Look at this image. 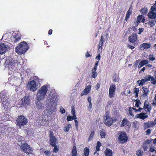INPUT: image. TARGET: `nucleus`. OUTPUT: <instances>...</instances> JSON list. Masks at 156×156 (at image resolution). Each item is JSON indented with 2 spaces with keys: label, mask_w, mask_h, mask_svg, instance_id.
<instances>
[{
  "label": "nucleus",
  "mask_w": 156,
  "mask_h": 156,
  "mask_svg": "<svg viewBox=\"0 0 156 156\" xmlns=\"http://www.w3.org/2000/svg\"><path fill=\"white\" fill-rule=\"evenodd\" d=\"M71 126V125L70 124H68L66 126L64 127V130L65 132H68L69 130V128H70Z\"/></svg>",
  "instance_id": "obj_39"
},
{
  "label": "nucleus",
  "mask_w": 156,
  "mask_h": 156,
  "mask_svg": "<svg viewBox=\"0 0 156 156\" xmlns=\"http://www.w3.org/2000/svg\"><path fill=\"white\" fill-rule=\"evenodd\" d=\"M139 89L138 88H135L134 89V93L136 94V95H137L138 94V93L139 92Z\"/></svg>",
  "instance_id": "obj_52"
},
{
  "label": "nucleus",
  "mask_w": 156,
  "mask_h": 156,
  "mask_svg": "<svg viewBox=\"0 0 156 156\" xmlns=\"http://www.w3.org/2000/svg\"><path fill=\"white\" fill-rule=\"evenodd\" d=\"M148 63V61L147 60H142L138 66V68H140L144 65H146Z\"/></svg>",
  "instance_id": "obj_27"
},
{
  "label": "nucleus",
  "mask_w": 156,
  "mask_h": 156,
  "mask_svg": "<svg viewBox=\"0 0 156 156\" xmlns=\"http://www.w3.org/2000/svg\"><path fill=\"white\" fill-rule=\"evenodd\" d=\"M129 41L131 43H135L137 40V35L134 33L129 36Z\"/></svg>",
  "instance_id": "obj_20"
},
{
  "label": "nucleus",
  "mask_w": 156,
  "mask_h": 156,
  "mask_svg": "<svg viewBox=\"0 0 156 156\" xmlns=\"http://www.w3.org/2000/svg\"><path fill=\"white\" fill-rule=\"evenodd\" d=\"M1 118L2 120L6 121L10 119L11 116L9 114H6L3 116H1Z\"/></svg>",
  "instance_id": "obj_28"
},
{
  "label": "nucleus",
  "mask_w": 156,
  "mask_h": 156,
  "mask_svg": "<svg viewBox=\"0 0 156 156\" xmlns=\"http://www.w3.org/2000/svg\"><path fill=\"white\" fill-rule=\"evenodd\" d=\"M87 101L89 103H91V98L90 97H88Z\"/></svg>",
  "instance_id": "obj_63"
},
{
  "label": "nucleus",
  "mask_w": 156,
  "mask_h": 156,
  "mask_svg": "<svg viewBox=\"0 0 156 156\" xmlns=\"http://www.w3.org/2000/svg\"><path fill=\"white\" fill-rule=\"evenodd\" d=\"M7 46L4 43L0 44V54L5 53L7 50Z\"/></svg>",
  "instance_id": "obj_18"
},
{
  "label": "nucleus",
  "mask_w": 156,
  "mask_h": 156,
  "mask_svg": "<svg viewBox=\"0 0 156 156\" xmlns=\"http://www.w3.org/2000/svg\"><path fill=\"white\" fill-rule=\"evenodd\" d=\"M16 138L18 139V140L19 141V142H21V143H22L21 141H23L24 139V137H23L20 136H18L17 137H16Z\"/></svg>",
  "instance_id": "obj_49"
},
{
  "label": "nucleus",
  "mask_w": 156,
  "mask_h": 156,
  "mask_svg": "<svg viewBox=\"0 0 156 156\" xmlns=\"http://www.w3.org/2000/svg\"><path fill=\"white\" fill-rule=\"evenodd\" d=\"M136 154L137 156H141L142 155V153L140 151L138 150L136 151Z\"/></svg>",
  "instance_id": "obj_54"
},
{
  "label": "nucleus",
  "mask_w": 156,
  "mask_h": 156,
  "mask_svg": "<svg viewBox=\"0 0 156 156\" xmlns=\"http://www.w3.org/2000/svg\"><path fill=\"white\" fill-rule=\"evenodd\" d=\"M54 147V148L53 150V151L54 153H56L58 151L59 149L58 146L56 145H55V146H52Z\"/></svg>",
  "instance_id": "obj_46"
},
{
  "label": "nucleus",
  "mask_w": 156,
  "mask_h": 156,
  "mask_svg": "<svg viewBox=\"0 0 156 156\" xmlns=\"http://www.w3.org/2000/svg\"><path fill=\"white\" fill-rule=\"evenodd\" d=\"M142 19H144V17L142 15H139L137 17V20L139 23L141 22Z\"/></svg>",
  "instance_id": "obj_43"
},
{
  "label": "nucleus",
  "mask_w": 156,
  "mask_h": 156,
  "mask_svg": "<svg viewBox=\"0 0 156 156\" xmlns=\"http://www.w3.org/2000/svg\"><path fill=\"white\" fill-rule=\"evenodd\" d=\"M40 86L39 83L36 82L35 81L33 80L28 83L27 87L30 91L34 92Z\"/></svg>",
  "instance_id": "obj_6"
},
{
  "label": "nucleus",
  "mask_w": 156,
  "mask_h": 156,
  "mask_svg": "<svg viewBox=\"0 0 156 156\" xmlns=\"http://www.w3.org/2000/svg\"><path fill=\"white\" fill-rule=\"evenodd\" d=\"M144 109L145 111L150 112L151 109V107L149 102L147 101H145L144 105Z\"/></svg>",
  "instance_id": "obj_17"
},
{
  "label": "nucleus",
  "mask_w": 156,
  "mask_h": 156,
  "mask_svg": "<svg viewBox=\"0 0 156 156\" xmlns=\"http://www.w3.org/2000/svg\"><path fill=\"white\" fill-rule=\"evenodd\" d=\"M3 91H2L0 93L1 96V102L5 108H8L10 104V102L8 99H6V98L2 95Z\"/></svg>",
  "instance_id": "obj_10"
},
{
  "label": "nucleus",
  "mask_w": 156,
  "mask_h": 156,
  "mask_svg": "<svg viewBox=\"0 0 156 156\" xmlns=\"http://www.w3.org/2000/svg\"><path fill=\"white\" fill-rule=\"evenodd\" d=\"M147 82L145 80L144 78L141 80H139L136 82L137 84H138L139 86H143L144 84Z\"/></svg>",
  "instance_id": "obj_31"
},
{
  "label": "nucleus",
  "mask_w": 156,
  "mask_h": 156,
  "mask_svg": "<svg viewBox=\"0 0 156 156\" xmlns=\"http://www.w3.org/2000/svg\"><path fill=\"white\" fill-rule=\"evenodd\" d=\"M76 154L77 151L76 147L74 146L72 151V156H76Z\"/></svg>",
  "instance_id": "obj_35"
},
{
  "label": "nucleus",
  "mask_w": 156,
  "mask_h": 156,
  "mask_svg": "<svg viewBox=\"0 0 156 156\" xmlns=\"http://www.w3.org/2000/svg\"><path fill=\"white\" fill-rule=\"evenodd\" d=\"M148 59L151 61H153L155 59V58L152 55H150L149 56Z\"/></svg>",
  "instance_id": "obj_48"
},
{
  "label": "nucleus",
  "mask_w": 156,
  "mask_h": 156,
  "mask_svg": "<svg viewBox=\"0 0 156 156\" xmlns=\"http://www.w3.org/2000/svg\"><path fill=\"white\" fill-rule=\"evenodd\" d=\"M60 112L62 114L64 113H65V110L62 107H61L60 108Z\"/></svg>",
  "instance_id": "obj_56"
},
{
  "label": "nucleus",
  "mask_w": 156,
  "mask_h": 156,
  "mask_svg": "<svg viewBox=\"0 0 156 156\" xmlns=\"http://www.w3.org/2000/svg\"><path fill=\"white\" fill-rule=\"evenodd\" d=\"M105 124L108 126H111L113 122H115L117 120L115 118H111L106 116L105 118Z\"/></svg>",
  "instance_id": "obj_9"
},
{
  "label": "nucleus",
  "mask_w": 156,
  "mask_h": 156,
  "mask_svg": "<svg viewBox=\"0 0 156 156\" xmlns=\"http://www.w3.org/2000/svg\"><path fill=\"white\" fill-rule=\"evenodd\" d=\"M94 134V132L93 131L91 132L90 135L89 137L88 141H91L92 140Z\"/></svg>",
  "instance_id": "obj_44"
},
{
  "label": "nucleus",
  "mask_w": 156,
  "mask_h": 156,
  "mask_svg": "<svg viewBox=\"0 0 156 156\" xmlns=\"http://www.w3.org/2000/svg\"><path fill=\"white\" fill-rule=\"evenodd\" d=\"M74 122L75 123V126L76 127V129L77 130L78 129V122L76 119H75Z\"/></svg>",
  "instance_id": "obj_55"
},
{
  "label": "nucleus",
  "mask_w": 156,
  "mask_h": 156,
  "mask_svg": "<svg viewBox=\"0 0 156 156\" xmlns=\"http://www.w3.org/2000/svg\"><path fill=\"white\" fill-rule=\"evenodd\" d=\"M150 44L147 43H143L140 46V49L141 50H144L145 49H148L150 48Z\"/></svg>",
  "instance_id": "obj_26"
},
{
  "label": "nucleus",
  "mask_w": 156,
  "mask_h": 156,
  "mask_svg": "<svg viewBox=\"0 0 156 156\" xmlns=\"http://www.w3.org/2000/svg\"><path fill=\"white\" fill-rule=\"evenodd\" d=\"M17 63V60L14 58H8L5 61L4 66L8 69V72L10 74H12L15 71V66Z\"/></svg>",
  "instance_id": "obj_2"
},
{
  "label": "nucleus",
  "mask_w": 156,
  "mask_h": 156,
  "mask_svg": "<svg viewBox=\"0 0 156 156\" xmlns=\"http://www.w3.org/2000/svg\"><path fill=\"white\" fill-rule=\"evenodd\" d=\"M142 89L144 91L143 93L148 94V92H149V89L148 88L145 87H142Z\"/></svg>",
  "instance_id": "obj_38"
},
{
  "label": "nucleus",
  "mask_w": 156,
  "mask_h": 156,
  "mask_svg": "<svg viewBox=\"0 0 156 156\" xmlns=\"http://www.w3.org/2000/svg\"><path fill=\"white\" fill-rule=\"evenodd\" d=\"M119 139L121 143H123L126 142L127 140V137L126 133L123 132L120 133Z\"/></svg>",
  "instance_id": "obj_14"
},
{
  "label": "nucleus",
  "mask_w": 156,
  "mask_h": 156,
  "mask_svg": "<svg viewBox=\"0 0 156 156\" xmlns=\"http://www.w3.org/2000/svg\"><path fill=\"white\" fill-rule=\"evenodd\" d=\"M146 69V67H144L143 68H142L139 71L140 74H143V72H144L145 69Z\"/></svg>",
  "instance_id": "obj_53"
},
{
  "label": "nucleus",
  "mask_w": 156,
  "mask_h": 156,
  "mask_svg": "<svg viewBox=\"0 0 156 156\" xmlns=\"http://www.w3.org/2000/svg\"><path fill=\"white\" fill-rule=\"evenodd\" d=\"M20 148L22 151L27 154L31 153L33 150L32 148L26 143L22 144Z\"/></svg>",
  "instance_id": "obj_8"
},
{
  "label": "nucleus",
  "mask_w": 156,
  "mask_h": 156,
  "mask_svg": "<svg viewBox=\"0 0 156 156\" xmlns=\"http://www.w3.org/2000/svg\"><path fill=\"white\" fill-rule=\"evenodd\" d=\"M28 48L27 44L25 42H21L19 45L16 48L15 50L16 53L19 54L25 53Z\"/></svg>",
  "instance_id": "obj_4"
},
{
  "label": "nucleus",
  "mask_w": 156,
  "mask_h": 156,
  "mask_svg": "<svg viewBox=\"0 0 156 156\" xmlns=\"http://www.w3.org/2000/svg\"><path fill=\"white\" fill-rule=\"evenodd\" d=\"M148 24L151 27H153L155 25L154 21L152 20H150Z\"/></svg>",
  "instance_id": "obj_45"
},
{
  "label": "nucleus",
  "mask_w": 156,
  "mask_h": 156,
  "mask_svg": "<svg viewBox=\"0 0 156 156\" xmlns=\"http://www.w3.org/2000/svg\"><path fill=\"white\" fill-rule=\"evenodd\" d=\"M71 113L73 117H75V119H77L75 115V111L74 108L72 109Z\"/></svg>",
  "instance_id": "obj_47"
},
{
  "label": "nucleus",
  "mask_w": 156,
  "mask_h": 156,
  "mask_svg": "<svg viewBox=\"0 0 156 156\" xmlns=\"http://www.w3.org/2000/svg\"><path fill=\"white\" fill-rule=\"evenodd\" d=\"M41 101L37 100L36 101V106L35 109L37 111H39L40 112L44 108V105L41 102Z\"/></svg>",
  "instance_id": "obj_15"
},
{
  "label": "nucleus",
  "mask_w": 156,
  "mask_h": 156,
  "mask_svg": "<svg viewBox=\"0 0 156 156\" xmlns=\"http://www.w3.org/2000/svg\"><path fill=\"white\" fill-rule=\"evenodd\" d=\"M130 15L126 13L125 17V20L127 21L128 19L129 18Z\"/></svg>",
  "instance_id": "obj_60"
},
{
  "label": "nucleus",
  "mask_w": 156,
  "mask_h": 156,
  "mask_svg": "<svg viewBox=\"0 0 156 156\" xmlns=\"http://www.w3.org/2000/svg\"><path fill=\"white\" fill-rule=\"evenodd\" d=\"M129 123L128 120L126 118H124L121 122L120 126H123Z\"/></svg>",
  "instance_id": "obj_32"
},
{
  "label": "nucleus",
  "mask_w": 156,
  "mask_h": 156,
  "mask_svg": "<svg viewBox=\"0 0 156 156\" xmlns=\"http://www.w3.org/2000/svg\"><path fill=\"white\" fill-rule=\"evenodd\" d=\"M92 103H89V105H88V109L89 110H91L92 109Z\"/></svg>",
  "instance_id": "obj_59"
},
{
  "label": "nucleus",
  "mask_w": 156,
  "mask_h": 156,
  "mask_svg": "<svg viewBox=\"0 0 156 156\" xmlns=\"http://www.w3.org/2000/svg\"><path fill=\"white\" fill-rule=\"evenodd\" d=\"M105 132L103 131H101L100 132V135L102 138L105 137Z\"/></svg>",
  "instance_id": "obj_50"
},
{
  "label": "nucleus",
  "mask_w": 156,
  "mask_h": 156,
  "mask_svg": "<svg viewBox=\"0 0 156 156\" xmlns=\"http://www.w3.org/2000/svg\"><path fill=\"white\" fill-rule=\"evenodd\" d=\"M151 76L150 75H147L146 76L144 77V79L147 82L150 80Z\"/></svg>",
  "instance_id": "obj_41"
},
{
  "label": "nucleus",
  "mask_w": 156,
  "mask_h": 156,
  "mask_svg": "<svg viewBox=\"0 0 156 156\" xmlns=\"http://www.w3.org/2000/svg\"><path fill=\"white\" fill-rule=\"evenodd\" d=\"M147 95L148 94H147L143 93L142 96V98H143L144 99L147 98L148 97Z\"/></svg>",
  "instance_id": "obj_57"
},
{
  "label": "nucleus",
  "mask_w": 156,
  "mask_h": 156,
  "mask_svg": "<svg viewBox=\"0 0 156 156\" xmlns=\"http://www.w3.org/2000/svg\"><path fill=\"white\" fill-rule=\"evenodd\" d=\"M50 137V144L51 146H55L58 143V140L56 137L53 135L52 133H51L49 136Z\"/></svg>",
  "instance_id": "obj_11"
},
{
  "label": "nucleus",
  "mask_w": 156,
  "mask_h": 156,
  "mask_svg": "<svg viewBox=\"0 0 156 156\" xmlns=\"http://www.w3.org/2000/svg\"><path fill=\"white\" fill-rule=\"evenodd\" d=\"M150 81L151 84H152L153 85L156 84V78L154 76H154H151Z\"/></svg>",
  "instance_id": "obj_36"
},
{
  "label": "nucleus",
  "mask_w": 156,
  "mask_h": 156,
  "mask_svg": "<svg viewBox=\"0 0 156 156\" xmlns=\"http://www.w3.org/2000/svg\"><path fill=\"white\" fill-rule=\"evenodd\" d=\"M101 145V143L99 141H98L97 143V146L96 147V149L97 151L94 152V154L96 153L97 151H99L100 150V147Z\"/></svg>",
  "instance_id": "obj_37"
},
{
  "label": "nucleus",
  "mask_w": 156,
  "mask_h": 156,
  "mask_svg": "<svg viewBox=\"0 0 156 156\" xmlns=\"http://www.w3.org/2000/svg\"><path fill=\"white\" fill-rule=\"evenodd\" d=\"M6 129L5 126H2L0 125V135H4L5 133V130Z\"/></svg>",
  "instance_id": "obj_30"
},
{
  "label": "nucleus",
  "mask_w": 156,
  "mask_h": 156,
  "mask_svg": "<svg viewBox=\"0 0 156 156\" xmlns=\"http://www.w3.org/2000/svg\"><path fill=\"white\" fill-rule=\"evenodd\" d=\"M21 101L23 105H28L30 103V99L28 97H25L23 98Z\"/></svg>",
  "instance_id": "obj_25"
},
{
  "label": "nucleus",
  "mask_w": 156,
  "mask_h": 156,
  "mask_svg": "<svg viewBox=\"0 0 156 156\" xmlns=\"http://www.w3.org/2000/svg\"><path fill=\"white\" fill-rule=\"evenodd\" d=\"M75 119V117H74L73 115L72 116H70L69 115H68L67 118V120L68 121H71L73 119Z\"/></svg>",
  "instance_id": "obj_40"
},
{
  "label": "nucleus",
  "mask_w": 156,
  "mask_h": 156,
  "mask_svg": "<svg viewBox=\"0 0 156 156\" xmlns=\"http://www.w3.org/2000/svg\"><path fill=\"white\" fill-rule=\"evenodd\" d=\"M152 105L154 106H156V98L155 99H154L153 101V103H152Z\"/></svg>",
  "instance_id": "obj_62"
},
{
  "label": "nucleus",
  "mask_w": 156,
  "mask_h": 156,
  "mask_svg": "<svg viewBox=\"0 0 156 156\" xmlns=\"http://www.w3.org/2000/svg\"><path fill=\"white\" fill-rule=\"evenodd\" d=\"M22 77L21 76L20 74H19V75L17 77H15L13 79V81L14 82V84L16 85L20 84L22 82Z\"/></svg>",
  "instance_id": "obj_16"
},
{
  "label": "nucleus",
  "mask_w": 156,
  "mask_h": 156,
  "mask_svg": "<svg viewBox=\"0 0 156 156\" xmlns=\"http://www.w3.org/2000/svg\"><path fill=\"white\" fill-rule=\"evenodd\" d=\"M133 109L135 111H138V112H140L141 111V110L143 109V108H141L140 107L139 108L138 110H137L135 108H133Z\"/></svg>",
  "instance_id": "obj_61"
},
{
  "label": "nucleus",
  "mask_w": 156,
  "mask_h": 156,
  "mask_svg": "<svg viewBox=\"0 0 156 156\" xmlns=\"http://www.w3.org/2000/svg\"><path fill=\"white\" fill-rule=\"evenodd\" d=\"M105 156H112V152L111 150L108 148H107L105 152Z\"/></svg>",
  "instance_id": "obj_29"
},
{
  "label": "nucleus",
  "mask_w": 156,
  "mask_h": 156,
  "mask_svg": "<svg viewBox=\"0 0 156 156\" xmlns=\"http://www.w3.org/2000/svg\"><path fill=\"white\" fill-rule=\"evenodd\" d=\"M57 95L52 92H50L47 99L49 102L47 109L45 110V113L48 116L52 114L55 112L58 100Z\"/></svg>",
  "instance_id": "obj_1"
},
{
  "label": "nucleus",
  "mask_w": 156,
  "mask_h": 156,
  "mask_svg": "<svg viewBox=\"0 0 156 156\" xmlns=\"http://www.w3.org/2000/svg\"><path fill=\"white\" fill-rule=\"evenodd\" d=\"M132 11V8L131 7H130L129 10L127 12V13L129 15L130 14Z\"/></svg>",
  "instance_id": "obj_58"
},
{
  "label": "nucleus",
  "mask_w": 156,
  "mask_h": 156,
  "mask_svg": "<svg viewBox=\"0 0 156 156\" xmlns=\"http://www.w3.org/2000/svg\"><path fill=\"white\" fill-rule=\"evenodd\" d=\"M53 115V114H52L51 115H50L47 116V115H46V114L44 113V115H43V118L44 119H37L36 120V124H35L36 126H44L46 122L48 120L50 119L49 117H50V119H51L52 118V116Z\"/></svg>",
  "instance_id": "obj_7"
},
{
  "label": "nucleus",
  "mask_w": 156,
  "mask_h": 156,
  "mask_svg": "<svg viewBox=\"0 0 156 156\" xmlns=\"http://www.w3.org/2000/svg\"><path fill=\"white\" fill-rule=\"evenodd\" d=\"M48 85H45L41 86L37 91L36 98L37 100L41 101L44 98L48 91Z\"/></svg>",
  "instance_id": "obj_3"
},
{
  "label": "nucleus",
  "mask_w": 156,
  "mask_h": 156,
  "mask_svg": "<svg viewBox=\"0 0 156 156\" xmlns=\"http://www.w3.org/2000/svg\"><path fill=\"white\" fill-rule=\"evenodd\" d=\"M148 16L151 19L156 18V8L154 7V6L151 7V11H149L148 14Z\"/></svg>",
  "instance_id": "obj_12"
},
{
  "label": "nucleus",
  "mask_w": 156,
  "mask_h": 156,
  "mask_svg": "<svg viewBox=\"0 0 156 156\" xmlns=\"http://www.w3.org/2000/svg\"><path fill=\"white\" fill-rule=\"evenodd\" d=\"M115 89V85L112 84L110 86L109 90V96L110 98H112L114 97Z\"/></svg>",
  "instance_id": "obj_13"
},
{
  "label": "nucleus",
  "mask_w": 156,
  "mask_h": 156,
  "mask_svg": "<svg viewBox=\"0 0 156 156\" xmlns=\"http://www.w3.org/2000/svg\"><path fill=\"white\" fill-rule=\"evenodd\" d=\"M103 43V37L101 36L99 45L98 46V51L99 53L102 51V46Z\"/></svg>",
  "instance_id": "obj_23"
},
{
  "label": "nucleus",
  "mask_w": 156,
  "mask_h": 156,
  "mask_svg": "<svg viewBox=\"0 0 156 156\" xmlns=\"http://www.w3.org/2000/svg\"><path fill=\"white\" fill-rule=\"evenodd\" d=\"M96 71H94L93 70H92V75H91V77L94 78H95L97 76L98 73L96 72Z\"/></svg>",
  "instance_id": "obj_42"
},
{
  "label": "nucleus",
  "mask_w": 156,
  "mask_h": 156,
  "mask_svg": "<svg viewBox=\"0 0 156 156\" xmlns=\"http://www.w3.org/2000/svg\"><path fill=\"white\" fill-rule=\"evenodd\" d=\"M141 104V102L139 100H137L136 101V103L135 104V106L136 107H138Z\"/></svg>",
  "instance_id": "obj_51"
},
{
  "label": "nucleus",
  "mask_w": 156,
  "mask_h": 156,
  "mask_svg": "<svg viewBox=\"0 0 156 156\" xmlns=\"http://www.w3.org/2000/svg\"><path fill=\"white\" fill-rule=\"evenodd\" d=\"M89 152V149L87 147H86L84 149L83 154L85 156H88Z\"/></svg>",
  "instance_id": "obj_33"
},
{
  "label": "nucleus",
  "mask_w": 156,
  "mask_h": 156,
  "mask_svg": "<svg viewBox=\"0 0 156 156\" xmlns=\"http://www.w3.org/2000/svg\"><path fill=\"white\" fill-rule=\"evenodd\" d=\"M147 12L148 9L147 8H144L140 10V13L143 15L146 14Z\"/></svg>",
  "instance_id": "obj_34"
},
{
  "label": "nucleus",
  "mask_w": 156,
  "mask_h": 156,
  "mask_svg": "<svg viewBox=\"0 0 156 156\" xmlns=\"http://www.w3.org/2000/svg\"><path fill=\"white\" fill-rule=\"evenodd\" d=\"M14 41L15 42H17L19 41L20 39V34L18 32L13 34Z\"/></svg>",
  "instance_id": "obj_22"
},
{
  "label": "nucleus",
  "mask_w": 156,
  "mask_h": 156,
  "mask_svg": "<svg viewBox=\"0 0 156 156\" xmlns=\"http://www.w3.org/2000/svg\"><path fill=\"white\" fill-rule=\"evenodd\" d=\"M151 130L150 129H148L147 130V135H149L151 133Z\"/></svg>",
  "instance_id": "obj_64"
},
{
  "label": "nucleus",
  "mask_w": 156,
  "mask_h": 156,
  "mask_svg": "<svg viewBox=\"0 0 156 156\" xmlns=\"http://www.w3.org/2000/svg\"><path fill=\"white\" fill-rule=\"evenodd\" d=\"M91 88L90 86H88L86 87L85 89L82 91L81 94V96H83L84 95H87L90 92Z\"/></svg>",
  "instance_id": "obj_21"
},
{
  "label": "nucleus",
  "mask_w": 156,
  "mask_h": 156,
  "mask_svg": "<svg viewBox=\"0 0 156 156\" xmlns=\"http://www.w3.org/2000/svg\"><path fill=\"white\" fill-rule=\"evenodd\" d=\"M155 125L154 121H149L144 123V127L145 129H146L149 127H153Z\"/></svg>",
  "instance_id": "obj_19"
},
{
  "label": "nucleus",
  "mask_w": 156,
  "mask_h": 156,
  "mask_svg": "<svg viewBox=\"0 0 156 156\" xmlns=\"http://www.w3.org/2000/svg\"><path fill=\"white\" fill-rule=\"evenodd\" d=\"M146 113H141L139 114L136 115V117L137 118H139L142 119H144L147 118L148 116L147 115H145Z\"/></svg>",
  "instance_id": "obj_24"
},
{
  "label": "nucleus",
  "mask_w": 156,
  "mask_h": 156,
  "mask_svg": "<svg viewBox=\"0 0 156 156\" xmlns=\"http://www.w3.org/2000/svg\"><path fill=\"white\" fill-rule=\"evenodd\" d=\"M27 119L23 116H20L16 120L17 125L21 128H24L27 123Z\"/></svg>",
  "instance_id": "obj_5"
}]
</instances>
